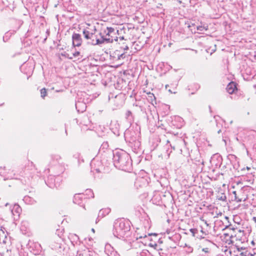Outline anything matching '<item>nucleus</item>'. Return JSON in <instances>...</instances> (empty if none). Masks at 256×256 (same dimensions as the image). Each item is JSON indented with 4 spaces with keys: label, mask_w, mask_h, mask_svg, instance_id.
Segmentation results:
<instances>
[{
    "label": "nucleus",
    "mask_w": 256,
    "mask_h": 256,
    "mask_svg": "<svg viewBox=\"0 0 256 256\" xmlns=\"http://www.w3.org/2000/svg\"><path fill=\"white\" fill-rule=\"evenodd\" d=\"M100 34L102 38V40L112 42L114 40H118L117 38L114 36L116 32L114 29L111 27H107L104 32H100Z\"/></svg>",
    "instance_id": "nucleus-1"
},
{
    "label": "nucleus",
    "mask_w": 256,
    "mask_h": 256,
    "mask_svg": "<svg viewBox=\"0 0 256 256\" xmlns=\"http://www.w3.org/2000/svg\"><path fill=\"white\" fill-rule=\"evenodd\" d=\"M233 244L238 245L240 244H242L245 240V234L243 230L238 228H233Z\"/></svg>",
    "instance_id": "nucleus-2"
},
{
    "label": "nucleus",
    "mask_w": 256,
    "mask_h": 256,
    "mask_svg": "<svg viewBox=\"0 0 256 256\" xmlns=\"http://www.w3.org/2000/svg\"><path fill=\"white\" fill-rule=\"evenodd\" d=\"M115 226L118 229L124 232L129 231L130 228V222L123 218L117 219L115 222Z\"/></svg>",
    "instance_id": "nucleus-3"
},
{
    "label": "nucleus",
    "mask_w": 256,
    "mask_h": 256,
    "mask_svg": "<svg viewBox=\"0 0 256 256\" xmlns=\"http://www.w3.org/2000/svg\"><path fill=\"white\" fill-rule=\"evenodd\" d=\"M128 48L127 44L123 42L122 45L119 47V50H116L112 53V57L117 60L124 59L125 58V50Z\"/></svg>",
    "instance_id": "nucleus-4"
},
{
    "label": "nucleus",
    "mask_w": 256,
    "mask_h": 256,
    "mask_svg": "<svg viewBox=\"0 0 256 256\" xmlns=\"http://www.w3.org/2000/svg\"><path fill=\"white\" fill-rule=\"evenodd\" d=\"M233 228H228L225 230L221 236L222 240L226 244H233Z\"/></svg>",
    "instance_id": "nucleus-5"
},
{
    "label": "nucleus",
    "mask_w": 256,
    "mask_h": 256,
    "mask_svg": "<svg viewBox=\"0 0 256 256\" xmlns=\"http://www.w3.org/2000/svg\"><path fill=\"white\" fill-rule=\"evenodd\" d=\"M232 193L234 196V200L236 202H244L247 198L244 191L242 190L234 191Z\"/></svg>",
    "instance_id": "nucleus-6"
},
{
    "label": "nucleus",
    "mask_w": 256,
    "mask_h": 256,
    "mask_svg": "<svg viewBox=\"0 0 256 256\" xmlns=\"http://www.w3.org/2000/svg\"><path fill=\"white\" fill-rule=\"evenodd\" d=\"M211 242L207 239H202L198 242V244L200 248L205 252H209V246L211 245Z\"/></svg>",
    "instance_id": "nucleus-7"
},
{
    "label": "nucleus",
    "mask_w": 256,
    "mask_h": 256,
    "mask_svg": "<svg viewBox=\"0 0 256 256\" xmlns=\"http://www.w3.org/2000/svg\"><path fill=\"white\" fill-rule=\"evenodd\" d=\"M72 40H73V46H79L82 44V38L80 35L78 34H74L72 35Z\"/></svg>",
    "instance_id": "nucleus-8"
},
{
    "label": "nucleus",
    "mask_w": 256,
    "mask_h": 256,
    "mask_svg": "<svg viewBox=\"0 0 256 256\" xmlns=\"http://www.w3.org/2000/svg\"><path fill=\"white\" fill-rule=\"evenodd\" d=\"M237 90L236 84L234 82H230L226 87V90L230 94H232Z\"/></svg>",
    "instance_id": "nucleus-9"
},
{
    "label": "nucleus",
    "mask_w": 256,
    "mask_h": 256,
    "mask_svg": "<svg viewBox=\"0 0 256 256\" xmlns=\"http://www.w3.org/2000/svg\"><path fill=\"white\" fill-rule=\"evenodd\" d=\"M93 38L90 40V43L92 44H101L104 42V40H102V38L100 39L97 38V36L96 34H92Z\"/></svg>",
    "instance_id": "nucleus-10"
},
{
    "label": "nucleus",
    "mask_w": 256,
    "mask_h": 256,
    "mask_svg": "<svg viewBox=\"0 0 256 256\" xmlns=\"http://www.w3.org/2000/svg\"><path fill=\"white\" fill-rule=\"evenodd\" d=\"M83 34H84V37L87 40H90L91 38H93L92 36V32H90L89 31L84 30L83 31Z\"/></svg>",
    "instance_id": "nucleus-11"
},
{
    "label": "nucleus",
    "mask_w": 256,
    "mask_h": 256,
    "mask_svg": "<svg viewBox=\"0 0 256 256\" xmlns=\"http://www.w3.org/2000/svg\"><path fill=\"white\" fill-rule=\"evenodd\" d=\"M196 29L200 32L206 31L208 30V26L207 24L199 26H197Z\"/></svg>",
    "instance_id": "nucleus-12"
},
{
    "label": "nucleus",
    "mask_w": 256,
    "mask_h": 256,
    "mask_svg": "<svg viewBox=\"0 0 256 256\" xmlns=\"http://www.w3.org/2000/svg\"><path fill=\"white\" fill-rule=\"evenodd\" d=\"M72 56H71V57H70L69 58L70 59H72L73 58H78V56H80L81 57H82V56H81L80 54V52H74L72 54Z\"/></svg>",
    "instance_id": "nucleus-13"
},
{
    "label": "nucleus",
    "mask_w": 256,
    "mask_h": 256,
    "mask_svg": "<svg viewBox=\"0 0 256 256\" xmlns=\"http://www.w3.org/2000/svg\"><path fill=\"white\" fill-rule=\"evenodd\" d=\"M40 95L42 98H44L47 95V91L46 88H43L40 90Z\"/></svg>",
    "instance_id": "nucleus-14"
},
{
    "label": "nucleus",
    "mask_w": 256,
    "mask_h": 256,
    "mask_svg": "<svg viewBox=\"0 0 256 256\" xmlns=\"http://www.w3.org/2000/svg\"><path fill=\"white\" fill-rule=\"evenodd\" d=\"M148 246L153 248L154 249H156L158 245L156 242H150L148 244Z\"/></svg>",
    "instance_id": "nucleus-15"
},
{
    "label": "nucleus",
    "mask_w": 256,
    "mask_h": 256,
    "mask_svg": "<svg viewBox=\"0 0 256 256\" xmlns=\"http://www.w3.org/2000/svg\"><path fill=\"white\" fill-rule=\"evenodd\" d=\"M190 232L192 234V236H195V234L197 232L198 230L196 228H191Z\"/></svg>",
    "instance_id": "nucleus-16"
},
{
    "label": "nucleus",
    "mask_w": 256,
    "mask_h": 256,
    "mask_svg": "<svg viewBox=\"0 0 256 256\" xmlns=\"http://www.w3.org/2000/svg\"><path fill=\"white\" fill-rule=\"evenodd\" d=\"M238 253L236 255H234V256H240V255L241 256H242V254H243V253L242 252H240V248H238ZM231 256H233L232 255H231Z\"/></svg>",
    "instance_id": "nucleus-17"
},
{
    "label": "nucleus",
    "mask_w": 256,
    "mask_h": 256,
    "mask_svg": "<svg viewBox=\"0 0 256 256\" xmlns=\"http://www.w3.org/2000/svg\"><path fill=\"white\" fill-rule=\"evenodd\" d=\"M254 220L255 222H256V218H254Z\"/></svg>",
    "instance_id": "nucleus-18"
}]
</instances>
